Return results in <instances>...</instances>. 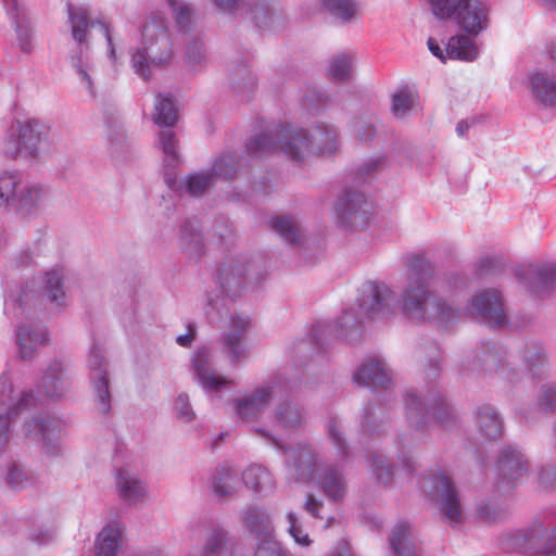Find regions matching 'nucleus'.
I'll list each match as a JSON object with an SVG mask.
<instances>
[{
    "instance_id": "nucleus-9",
    "label": "nucleus",
    "mask_w": 556,
    "mask_h": 556,
    "mask_svg": "<svg viewBox=\"0 0 556 556\" xmlns=\"http://www.w3.org/2000/svg\"><path fill=\"white\" fill-rule=\"evenodd\" d=\"M218 283L229 298L241 296L249 286L257 285L264 279L261 260L236 256L225 260L217 273Z\"/></svg>"
},
{
    "instance_id": "nucleus-34",
    "label": "nucleus",
    "mask_w": 556,
    "mask_h": 556,
    "mask_svg": "<svg viewBox=\"0 0 556 556\" xmlns=\"http://www.w3.org/2000/svg\"><path fill=\"white\" fill-rule=\"evenodd\" d=\"M116 486L119 497L128 504L141 502L147 495L144 482L136 473L124 468L117 471Z\"/></svg>"
},
{
    "instance_id": "nucleus-23",
    "label": "nucleus",
    "mask_w": 556,
    "mask_h": 556,
    "mask_svg": "<svg viewBox=\"0 0 556 556\" xmlns=\"http://www.w3.org/2000/svg\"><path fill=\"white\" fill-rule=\"evenodd\" d=\"M247 325V318L232 317L229 330L219 339L222 351L231 364H238L247 356L248 351L243 341Z\"/></svg>"
},
{
    "instance_id": "nucleus-26",
    "label": "nucleus",
    "mask_w": 556,
    "mask_h": 556,
    "mask_svg": "<svg viewBox=\"0 0 556 556\" xmlns=\"http://www.w3.org/2000/svg\"><path fill=\"white\" fill-rule=\"evenodd\" d=\"M353 380L363 387L372 389H388L391 376L386 363L379 358L364 362L353 374Z\"/></svg>"
},
{
    "instance_id": "nucleus-52",
    "label": "nucleus",
    "mask_w": 556,
    "mask_h": 556,
    "mask_svg": "<svg viewBox=\"0 0 556 556\" xmlns=\"http://www.w3.org/2000/svg\"><path fill=\"white\" fill-rule=\"evenodd\" d=\"M521 357L528 367V370L534 377H542L547 371L546 357L544 350L541 345L529 344L526 345L521 352Z\"/></svg>"
},
{
    "instance_id": "nucleus-6",
    "label": "nucleus",
    "mask_w": 556,
    "mask_h": 556,
    "mask_svg": "<svg viewBox=\"0 0 556 556\" xmlns=\"http://www.w3.org/2000/svg\"><path fill=\"white\" fill-rule=\"evenodd\" d=\"M506 547L533 556H556V519L542 515L507 536Z\"/></svg>"
},
{
    "instance_id": "nucleus-28",
    "label": "nucleus",
    "mask_w": 556,
    "mask_h": 556,
    "mask_svg": "<svg viewBox=\"0 0 556 556\" xmlns=\"http://www.w3.org/2000/svg\"><path fill=\"white\" fill-rule=\"evenodd\" d=\"M70 20L72 29L77 34H104L111 31L108 17L101 13H91L83 8H71Z\"/></svg>"
},
{
    "instance_id": "nucleus-43",
    "label": "nucleus",
    "mask_w": 556,
    "mask_h": 556,
    "mask_svg": "<svg viewBox=\"0 0 556 556\" xmlns=\"http://www.w3.org/2000/svg\"><path fill=\"white\" fill-rule=\"evenodd\" d=\"M328 440L334 447L337 455L341 459H348L351 454L350 443L346 439L343 422L338 417H330L326 425Z\"/></svg>"
},
{
    "instance_id": "nucleus-51",
    "label": "nucleus",
    "mask_w": 556,
    "mask_h": 556,
    "mask_svg": "<svg viewBox=\"0 0 556 556\" xmlns=\"http://www.w3.org/2000/svg\"><path fill=\"white\" fill-rule=\"evenodd\" d=\"M216 182L211 172H197L189 174L181 181V188L192 197H200Z\"/></svg>"
},
{
    "instance_id": "nucleus-35",
    "label": "nucleus",
    "mask_w": 556,
    "mask_h": 556,
    "mask_svg": "<svg viewBox=\"0 0 556 556\" xmlns=\"http://www.w3.org/2000/svg\"><path fill=\"white\" fill-rule=\"evenodd\" d=\"M36 405V399L31 392H24L17 403L7 412L2 413L0 407V453H2L10 440V424L23 410Z\"/></svg>"
},
{
    "instance_id": "nucleus-41",
    "label": "nucleus",
    "mask_w": 556,
    "mask_h": 556,
    "mask_svg": "<svg viewBox=\"0 0 556 556\" xmlns=\"http://www.w3.org/2000/svg\"><path fill=\"white\" fill-rule=\"evenodd\" d=\"M211 486L217 497L232 496L238 490V476L229 467H218L212 476Z\"/></svg>"
},
{
    "instance_id": "nucleus-57",
    "label": "nucleus",
    "mask_w": 556,
    "mask_h": 556,
    "mask_svg": "<svg viewBox=\"0 0 556 556\" xmlns=\"http://www.w3.org/2000/svg\"><path fill=\"white\" fill-rule=\"evenodd\" d=\"M174 413L176 418L181 422H190L195 418V412L193 410L189 395L187 393H180L174 402Z\"/></svg>"
},
{
    "instance_id": "nucleus-14",
    "label": "nucleus",
    "mask_w": 556,
    "mask_h": 556,
    "mask_svg": "<svg viewBox=\"0 0 556 556\" xmlns=\"http://www.w3.org/2000/svg\"><path fill=\"white\" fill-rule=\"evenodd\" d=\"M87 367L96 408L99 414L105 415L111 409L110 379L108 361L99 343L94 342L90 346Z\"/></svg>"
},
{
    "instance_id": "nucleus-47",
    "label": "nucleus",
    "mask_w": 556,
    "mask_h": 556,
    "mask_svg": "<svg viewBox=\"0 0 556 556\" xmlns=\"http://www.w3.org/2000/svg\"><path fill=\"white\" fill-rule=\"evenodd\" d=\"M270 226L287 243L298 244L301 242L302 230L293 217L275 216L270 219Z\"/></svg>"
},
{
    "instance_id": "nucleus-17",
    "label": "nucleus",
    "mask_w": 556,
    "mask_h": 556,
    "mask_svg": "<svg viewBox=\"0 0 556 556\" xmlns=\"http://www.w3.org/2000/svg\"><path fill=\"white\" fill-rule=\"evenodd\" d=\"M61 430L59 420L43 414L26 421L24 426L26 437L41 442V450L49 457L61 454Z\"/></svg>"
},
{
    "instance_id": "nucleus-36",
    "label": "nucleus",
    "mask_w": 556,
    "mask_h": 556,
    "mask_svg": "<svg viewBox=\"0 0 556 556\" xmlns=\"http://www.w3.org/2000/svg\"><path fill=\"white\" fill-rule=\"evenodd\" d=\"M47 341V330L43 327L21 326L16 330L18 354L23 359L31 358L37 348Z\"/></svg>"
},
{
    "instance_id": "nucleus-25",
    "label": "nucleus",
    "mask_w": 556,
    "mask_h": 556,
    "mask_svg": "<svg viewBox=\"0 0 556 556\" xmlns=\"http://www.w3.org/2000/svg\"><path fill=\"white\" fill-rule=\"evenodd\" d=\"M389 543V556H422L421 546L408 522L401 521L392 528Z\"/></svg>"
},
{
    "instance_id": "nucleus-55",
    "label": "nucleus",
    "mask_w": 556,
    "mask_h": 556,
    "mask_svg": "<svg viewBox=\"0 0 556 556\" xmlns=\"http://www.w3.org/2000/svg\"><path fill=\"white\" fill-rule=\"evenodd\" d=\"M211 173L214 174L215 179H232L237 174V163L235 157L230 154L220 155L216 159Z\"/></svg>"
},
{
    "instance_id": "nucleus-10",
    "label": "nucleus",
    "mask_w": 556,
    "mask_h": 556,
    "mask_svg": "<svg viewBox=\"0 0 556 556\" xmlns=\"http://www.w3.org/2000/svg\"><path fill=\"white\" fill-rule=\"evenodd\" d=\"M292 391V387L286 379H275L256 389L251 393L235 399L232 406L236 415L244 422L257 420L267 409L270 402Z\"/></svg>"
},
{
    "instance_id": "nucleus-3",
    "label": "nucleus",
    "mask_w": 556,
    "mask_h": 556,
    "mask_svg": "<svg viewBox=\"0 0 556 556\" xmlns=\"http://www.w3.org/2000/svg\"><path fill=\"white\" fill-rule=\"evenodd\" d=\"M396 307L397 296L389 286L383 282L367 281L361 288L358 313L348 309L334 325L318 324L312 329V336L318 344H321V334L332 331L337 337L353 340L364 318L382 320L393 315Z\"/></svg>"
},
{
    "instance_id": "nucleus-63",
    "label": "nucleus",
    "mask_w": 556,
    "mask_h": 556,
    "mask_svg": "<svg viewBox=\"0 0 556 556\" xmlns=\"http://www.w3.org/2000/svg\"><path fill=\"white\" fill-rule=\"evenodd\" d=\"M303 508L307 511L313 518L324 519L325 517L321 514L324 508V502L317 498L314 494H307L305 502L303 504Z\"/></svg>"
},
{
    "instance_id": "nucleus-37",
    "label": "nucleus",
    "mask_w": 556,
    "mask_h": 556,
    "mask_svg": "<svg viewBox=\"0 0 556 556\" xmlns=\"http://www.w3.org/2000/svg\"><path fill=\"white\" fill-rule=\"evenodd\" d=\"M529 86L532 96L540 103L545 106L556 105V83L545 72H533Z\"/></svg>"
},
{
    "instance_id": "nucleus-21",
    "label": "nucleus",
    "mask_w": 556,
    "mask_h": 556,
    "mask_svg": "<svg viewBox=\"0 0 556 556\" xmlns=\"http://www.w3.org/2000/svg\"><path fill=\"white\" fill-rule=\"evenodd\" d=\"M202 533L204 535V544L201 552L187 556H228L230 540L228 532L223 527L198 522L192 529L191 538L195 539Z\"/></svg>"
},
{
    "instance_id": "nucleus-16",
    "label": "nucleus",
    "mask_w": 556,
    "mask_h": 556,
    "mask_svg": "<svg viewBox=\"0 0 556 556\" xmlns=\"http://www.w3.org/2000/svg\"><path fill=\"white\" fill-rule=\"evenodd\" d=\"M338 223L345 228H363L370 214V205L357 189L344 190L336 206Z\"/></svg>"
},
{
    "instance_id": "nucleus-32",
    "label": "nucleus",
    "mask_w": 556,
    "mask_h": 556,
    "mask_svg": "<svg viewBox=\"0 0 556 556\" xmlns=\"http://www.w3.org/2000/svg\"><path fill=\"white\" fill-rule=\"evenodd\" d=\"M242 520L245 529L256 536L257 542L275 538L270 516L264 507H248L242 511Z\"/></svg>"
},
{
    "instance_id": "nucleus-29",
    "label": "nucleus",
    "mask_w": 556,
    "mask_h": 556,
    "mask_svg": "<svg viewBox=\"0 0 556 556\" xmlns=\"http://www.w3.org/2000/svg\"><path fill=\"white\" fill-rule=\"evenodd\" d=\"M319 488L327 498L341 502L348 493V480L342 465L326 467L319 476Z\"/></svg>"
},
{
    "instance_id": "nucleus-60",
    "label": "nucleus",
    "mask_w": 556,
    "mask_h": 556,
    "mask_svg": "<svg viewBox=\"0 0 556 556\" xmlns=\"http://www.w3.org/2000/svg\"><path fill=\"white\" fill-rule=\"evenodd\" d=\"M254 556H288L276 538L257 542Z\"/></svg>"
},
{
    "instance_id": "nucleus-27",
    "label": "nucleus",
    "mask_w": 556,
    "mask_h": 556,
    "mask_svg": "<svg viewBox=\"0 0 556 556\" xmlns=\"http://www.w3.org/2000/svg\"><path fill=\"white\" fill-rule=\"evenodd\" d=\"M504 356L505 352L502 348L494 343H488L464 366H466L467 370L477 371L478 374L488 375L500 370L501 375H504L506 370L503 363Z\"/></svg>"
},
{
    "instance_id": "nucleus-4",
    "label": "nucleus",
    "mask_w": 556,
    "mask_h": 556,
    "mask_svg": "<svg viewBox=\"0 0 556 556\" xmlns=\"http://www.w3.org/2000/svg\"><path fill=\"white\" fill-rule=\"evenodd\" d=\"M406 419L414 430L412 441L417 442L422 439L428 429L430 415L444 428L453 426L456 421V414L453 407L445 401L440 392H431L426 399H420L417 394L409 392L405 397Z\"/></svg>"
},
{
    "instance_id": "nucleus-22",
    "label": "nucleus",
    "mask_w": 556,
    "mask_h": 556,
    "mask_svg": "<svg viewBox=\"0 0 556 556\" xmlns=\"http://www.w3.org/2000/svg\"><path fill=\"white\" fill-rule=\"evenodd\" d=\"M71 386L68 367L60 359H52L43 369L38 390L46 396L61 397Z\"/></svg>"
},
{
    "instance_id": "nucleus-24",
    "label": "nucleus",
    "mask_w": 556,
    "mask_h": 556,
    "mask_svg": "<svg viewBox=\"0 0 556 556\" xmlns=\"http://www.w3.org/2000/svg\"><path fill=\"white\" fill-rule=\"evenodd\" d=\"M496 469L498 478L510 483L519 480L529 470V460L519 448L508 445L501 452Z\"/></svg>"
},
{
    "instance_id": "nucleus-62",
    "label": "nucleus",
    "mask_w": 556,
    "mask_h": 556,
    "mask_svg": "<svg viewBox=\"0 0 556 556\" xmlns=\"http://www.w3.org/2000/svg\"><path fill=\"white\" fill-rule=\"evenodd\" d=\"M501 509L491 501H481L477 505V516L484 521H496L501 517Z\"/></svg>"
},
{
    "instance_id": "nucleus-5",
    "label": "nucleus",
    "mask_w": 556,
    "mask_h": 556,
    "mask_svg": "<svg viewBox=\"0 0 556 556\" xmlns=\"http://www.w3.org/2000/svg\"><path fill=\"white\" fill-rule=\"evenodd\" d=\"M253 431L269 445L282 451L287 457L285 460L286 476L292 482H311L318 465L319 453L309 442L301 441L287 447L282 441L264 428H254Z\"/></svg>"
},
{
    "instance_id": "nucleus-48",
    "label": "nucleus",
    "mask_w": 556,
    "mask_h": 556,
    "mask_svg": "<svg viewBox=\"0 0 556 556\" xmlns=\"http://www.w3.org/2000/svg\"><path fill=\"white\" fill-rule=\"evenodd\" d=\"M388 419L389 414L384 405L368 404L364 407L361 425L365 432L372 434L379 432Z\"/></svg>"
},
{
    "instance_id": "nucleus-54",
    "label": "nucleus",
    "mask_w": 556,
    "mask_h": 556,
    "mask_svg": "<svg viewBox=\"0 0 556 556\" xmlns=\"http://www.w3.org/2000/svg\"><path fill=\"white\" fill-rule=\"evenodd\" d=\"M323 4L343 21L352 20L359 12L355 0H323Z\"/></svg>"
},
{
    "instance_id": "nucleus-2",
    "label": "nucleus",
    "mask_w": 556,
    "mask_h": 556,
    "mask_svg": "<svg viewBox=\"0 0 556 556\" xmlns=\"http://www.w3.org/2000/svg\"><path fill=\"white\" fill-rule=\"evenodd\" d=\"M407 283L402 291V313L415 323L432 321L440 326L457 320L459 312L431 288L433 266L424 256L406 257Z\"/></svg>"
},
{
    "instance_id": "nucleus-19",
    "label": "nucleus",
    "mask_w": 556,
    "mask_h": 556,
    "mask_svg": "<svg viewBox=\"0 0 556 556\" xmlns=\"http://www.w3.org/2000/svg\"><path fill=\"white\" fill-rule=\"evenodd\" d=\"M194 380L207 392H216L232 383V380L218 375L213 368V356L207 348L199 349L191 359Z\"/></svg>"
},
{
    "instance_id": "nucleus-33",
    "label": "nucleus",
    "mask_w": 556,
    "mask_h": 556,
    "mask_svg": "<svg viewBox=\"0 0 556 556\" xmlns=\"http://www.w3.org/2000/svg\"><path fill=\"white\" fill-rule=\"evenodd\" d=\"M476 427L484 440H495L502 435L504 421L495 407L482 404L475 410Z\"/></svg>"
},
{
    "instance_id": "nucleus-30",
    "label": "nucleus",
    "mask_w": 556,
    "mask_h": 556,
    "mask_svg": "<svg viewBox=\"0 0 556 556\" xmlns=\"http://www.w3.org/2000/svg\"><path fill=\"white\" fill-rule=\"evenodd\" d=\"M519 278L531 292L542 294L556 287V266L531 265L519 274Z\"/></svg>"
},
{
    "instance_id": "nucleus-46",
    "label": "nucleus",
    "mask_w": 556,
    "mask_h": 556,
    "mask_svg": "<svg viewBox=\"0 0 556 556\" xmlns=\"http://www.w3.org/2000/svg\"><path fill=\"white\" fill-rule=\"evenodd\" d=\"M121 536L118 526H105L97 539V556H115L121 547Z\"/></svg>"
},
{
    "instance_id": "nucleus-38",
    "label": "nucleus",
    "mask_w": 556,
    "mask_h": 556,
    "mask_svg": "<svg viewBox=\"0 0 556 556\" xmlns=\"http://www.w3.org/2000/svg\"><path fill=\"white\" fill-rule=\"evenodd\" d=\"M23 175L17 170H7L0 176V207L13 210L21 189L25 186Z\"/></svg>"
},
{
    "instance_id": "nucleus-59",
    "label": "nucleus",
    "mask_w": 556,
    "mask_h": 556,
    "mask_svg": "<svg viewBox=\"0 0 556 556\" xmlns=\"http://www.w3.org/2000/svg\"><path fill=\"white\" fill-rule=\"evenodd\" d=\"M414 104V97L408 91H400L392 97V112L396 117H404Z\"/></svg>"
},
{
    "instance_id": "nucleus-11",
    "label": "nucleus",
    "mask_w": 556,
    "mask_h": 556,
    "mask_svg": "<svg viewBox=\"0 0 556 556\" xmlns=\"http://www.w3.org/2000/svg\"><path fill=\"white\" fill-rule=\"evenodd\" d=\"M152 116L155 124L167 127L159 132V147L164 154V164L167 167H175L179 163L178 140L169 127L177 123L178 114L173 98L157 94Z\"/></svg>"
},
{
    "instance_id": "nucleus-18",
    "label": "nucleus",
    "mask_w": 556,
    "mask_h": 556,
    "mask_svg": "<svg viewBox=\"0 0 556 556\" xmlns=\"http://www.w3.org/2000/svg\"><path fill=\"white\" fill-rule=\"evenodd\" d=\"M427 45L430 52L442 62L447 58L472 61L479 53L472 37H444L440 42L434 37H429Z\"/></svg>"
},
{
    "instance_id": "nucleus-44",
    "label": "nucleus",
    "mask_w": 556,
    "mask_h": 556,
    "mask_svg": "<svg viewBox=\"0 0 556 556\" xmlns=\"http://www.w3.org/2000/svg\"><path fill=\"white\" fill-rule=\"evenodd\" d=\"M244 485L254 492H266L273 489L274 479L267 468L261 465H251L242 471Z\"/></svg>"
},
{
    "instance_id": "nucleus-58",
    "label": "nucleus",
    "mask_w": 556,
    "mask_h": 556,
    "mask_svg": "<svg viewBox=\"0 0 556 556\" xmlns=\"http://www.w3.org/2000/svg\"><path fill=\"white\" fill-rule=\"evenodd\" d=\"M420 353L425 354L427 358L429 371L428 376L430 378H434L440 370V351L437 343L428 342L425 345L420 346Z\"/></svg>"
},
{
    "instance_id": "nucleus-61",
    "label": "nucleus",
    "mask_w": 556,
    "mask_h": 556,
    "mask_svg": "<svg viewBox=\"0 0 556 556\" xmlns=\"http://www.w3.org/2000/svg\"><path fill=\"white\" fill-rule=\"evenodd\" d=\"M187 62L191 66L200 65L205 61V52L203 43L199 37H194L187 46L186 50Z\"/></svg>"
},
{
    "instance_id": "nucleus-56",
    "label": "nucleus",
    "mask_w": 556,
    "mask_h": 556,
    "mask_svg": "<svg viewBox=\"0 0 556 556\" xmlns=\"http://www.w3.org/2000/svg\"><path fill=\"white\" fill-rule=\"evenodd\" d=\"M287 519L289 522L288 532L293 538L295 543L303 547L309 546L312 544V540L309 539V535L304 532L302 523L299 520L296 514L289 511L287 514Z\"/></svg>"
},
{
    "instance_id": "nucleus-50",
    "label": "nucleus",
    "mask_w": 556,
    "mask_h": 556,
    "mask_svg": "<svg viewBox=\"0 0 556 556\" xmlns=\"http://www.w3.org/2000/svg\"><path fill=\"white\" fill-rule=\"evenodd\" d=\"M255 78L247 63L232 68L230 74L231 88L243 97H249L255 88Z\"/></svg>"
},
{
    "instance_id": "nucleus-15",
    "label": "nucleus",
    "mask_w": 556,
    "mask_h": 556,
    "mask_svg": "<svg viewBox=\"0 0 556 556\" xmlns=\"http://www.w3.org/2000/svg\"><path fill=\"white\" fill-rule=\"evenodd\" d=\"M170 59L168 37H147L131 55L135 72L143 79H149L151 68L162 65Z\"/></svg>"
},
{
    "instance_id": "nucleus-45",
    "label": "nucleus",
    "mask_w": 556,
    "mask_h": 556,
    "mask_svg": "<svg viewBox=\"0 0 556 556\" xmlns=\"http://www.w3.org/2000/svg\"><path fill=\"white\" fill-rule=\"evenodd\" d=\"M5 484L12 490H23L34 484L35 478L25 466L18 462H8L2 473Z\"/></svg>"
},
{
    "instance_id": "nucleus-42",
    "label": "nucleus",
    "mask_w": 556,
    "mask_h": 556,
    "mask_svg": "<svg viewBox=\"0 0 556 556\" xmlns=\"http://www.w3.org/2000/svg\"><path fill=\"white\" fill-rule=\"evenodd\" d=\"M354 54L339 52L328 61L327 76L333 83H345L350 79L353 71Z\"/></svg>"
},
{
    "instance_id": "nucleus-40",
    "label": "nucleus",
    "mask_w": 556,
    "mask_h": 556,
    "mask_svg": "<svg viewBox=\"0 0 556 556\" xmlns=\"http://www.w3.org/2000/svg\"><path fill=\"white\" fill-rule=\"evenodd\" d=\"M43 294L56 307L67 305V296L64 290V275L60 269L48 270L43 278Z\"/></svg>"
},
{
    "instance_id": "nucleus-20",
    "label": "nucleus",
    "mask_w": 556,
    "mask_h": 556,
    "mask_svg": "<svg viewBox=\"0 0 556 556\" xmlns=\"http://www.w3.org/2000/svg\"><path fill=\"white\" fill-rule=\"evenodd\" d=\"M70 59L79 81L91 97L96 96L93 81V65L90 58V47L87 37H72L70 41Z\"/></svg>"
},
{
    "instance_id": "nucleus-31",
    "label": "nucleus",
    "mask_w": 556,
    "mask_h": 556,
    "mask_svg": "<svg viewBox=\"0 0 556 556\" xmlns=\"http://www.w3.org/2000/svg\"><path fill=\"white\" fill-rule=\"evenodd\" d=\"M274 417L280 428L289 431L304 429L307 425L305 408L300 403L290 400L283 401L275 407Z\"/></svg>"
},
{
    "instance_id": "nucleus-53",
    "label": "nucleus",
    "mask_w": 556,
    "mask_h": 556,
    "mask_svg": "<svg viewBox=\"0 0 556 556\" xmlns=\"http://www.w3.org/2000/svg\"><path fill=\"white\" fill-rule=\"evenodd\" d=\"M180 240L184 248L192 256L200 255L204 248L202 233L189 223L182 226Z\"/></svg>"
},
{
    "instance_id": "nucleus-49",
    "label": "nucleus",
    "mask_w": 556,
    "mask_h": 556,
    "mask_svg": "<svg viewBox=\"0 0 556 556\" xmlns=\"http://www.w3.org/2000/svg\"><path fill=\"white\" fill-rule=\"evenodd\" d=\"M371 475L379 485H389L394 477V468L388 457L380 453L368 455Z\"/></svg>"
},
{
    "instance_id": "nucleus-39",
    "label": "nucleus",
    "mask_w": 556,
    "mask_h": 556,
    "mask_svg": "<svg viewBox=\"0 0 556 556\" xmlns=\"http://www.w3.org/2000/svg\"><path fill=\"white\" fill-rule=\"evenodd\" d=\"M21 190L13 210L23 216L33 214L39 208L46 197V191L40 185L28 182Z\"/></svg>"
},
{
    "instance_id": "nucleus-8",
    "label": "nucleus",
    "mask_w": 556,
    "mask_h": 556,
    "mask_svg": "<svg viewBox=\"0 0 556 556\" xmlns=\"http://www.w3.org/2000/svg\"><path fill=\"white\" fill-rule=\"evenodd\" d=\"M434 16L453 20L463 30L477 35L489 25V9L481 0H430Z\"/></svg>"
},
{
    "instance_id": "nucleus-13",
    "label": "nucleus",
    "mask_w": 556,
    "mask_h": 556,
    "mask_svg": "<svg viewBox=\"0 0 556 556\" xmlns=\"http://www.w3.org/2000/svg\"><path fill=\"white\" fill-rule=\"evenodd\" d=\"M467 313L479 321L497 329L508 326L502 293L497 289L477 291L466 307Z\"/></svg>"
},
{
    "instance_id": "nucleus-64",
    "label": "nucleus",
    "mask_w": 556,
    "mask_h": 556,
    "mask_svg": "<svg viewBox=\"0 0 556 556\" xmlns=\"http://www.w3.org/2000/svg\"><path fill=\"white\" fill-rule=\"evenodd\" d=\"M540 407L546 412L556 409V388L555 387H546L543 389L542 397L540 400Z\"/></svg>"
},
{
    "instance_id": "nucleus-1",
    "label": "nucleus",
    "mask_w": 556,
    "mask_h": 556,
    "mask_svg": "<svg viewBox=\"0 0 556 556\" xmlns=\"http://www.w3.org/2000/svg\"><path fill=\"white\" fill-rule=\"evenodd\" d=\"M340 147V135L334 125L319 122L312 128L298 126H276L256 135L247 144L253 157H263L278 148L292 161L302 162L311 156H329Z\"/></svg>"
},
{
    "instance_id": "nucleus-7",
    "label": "nucleus",
    "mask_w": 556,
    "mask_h": 556,
    "mask_svg": "<svg viewBox=\"0 0 556 556\" xmlns=\"http://www.w3.org/2000/svg\"><path fill=\"white\" fill-rule=\"evenodd\" d=\"M49 131V125L39 119L17 121L7 132L2 152L12 159H35L46 148Z\"/></svg>"
},
{
    "instance_id": "nucleus-12",
    "label": "nucleus",
    "mask_w": 556,
    "mask_h": 556,
    "mask_svg": "<svg viewBox=\"0 0 556 556\" xmlns=\"http://www.w3.org/2000/svg\"><path fill=\"white\" fill-rule=\"evenodd\" d=\"M424 490L439 504L443 518L450 523H459L464 519L458 492L451 478L443 473L428 476L422 481Z\"/></svg>"
}]
</instances>
